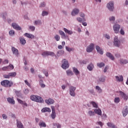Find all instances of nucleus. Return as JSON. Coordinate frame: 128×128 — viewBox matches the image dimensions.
<instances>
[{
    "label": "nucleus",
    "mask_w": 128,
    "mask_h": 128,
    "mask_svg": "<svg viewBox=\"0 0 128 128\" xmlns=\"http://www.w3.org/2000/svg\"><path fill=\"white\" fill-rule=\"evenodd\" d=\"M34 26H40L42 24V21L40 20H37L34 22Z\"/></svg>",
    "instance_id": "nucleus-30"
},
{
    "label": "nucleus",
    "mask_w": 128,
    "mask_h": 128,
    "mask_svg": "<svg viewBox=\"0 0 128 128\" xmlns=\"http://www.w3.org/2000/svg\"><path fill=\"white\" fill-rule=\"evenodd\" d=\"M12 50L14 54H15V56H18V49L14 47L12 48Z\"/></svg>",
    "instance_id": "nucleus-23"
},
{
    "label": "nucleus",
    "mask_w": 128,
    "mask_h": 128,
    "mask_svg": "<svg viewBox=\"0 0 128 128\" xmlns=\"http://www.w3.org/2000/svg\"><path fill=\"white\" fill-rule=\"evenodd\" d=\"M109 68L110 67L108 66H106L104 68V72H108V70Z\"/></svg>",
    "instance_id": "nucleus-52"
},
{
    "label": "nucleus",
    "mask_w": 128,
    "mask_h": 128,
    "mask_svg": "<svg viewBox=\"0 0 128 128\" xmlns=\"http://www.w3.org/2000/svg\"><path fill=\"white\" fill-rule=\"evenodd\" d=\"M3 76L4 78H10V73L8 74H4Z\"/></svg>",
    "instance_id": "nucleus-50"
},
{
    "label": "nucleus",
    "mask_w": 128,
    "mask_h": 128,
    "mask_svg": "<svg viewBox=\"0 0 128 128\" xmlns=\"http://www.w3.org/2000/svg\"><path fill=\"white\" fill-rule=\"evenodd\" d=\"M106 66V64L104 62H100V63H97V66H98V68H102Z\"/></svg>",
    "instance_id": "nucleus-35"
},
{
    "label": "nucleus",
    "mask_w": 128,
    "mask_h": 128,
    "mask_svg": "<svg viewBox=\"0 0 128 128\" xmlns=\"http://www.w3.org/2000/svg\"><path fill=\"white\" fill-rule=\"evenodd\" d=\"M51 116L52 120H54L56 118V112H52L51 114Z\"/></svg>",
    "instance_id": "nucleus-41"
},
{
    "label": "nucleus",
    "mask_w": 128,
    "mask_h": 128,
    "mask_svg": "<svg viewBox=\"0 0 128 128\" xmlns=\"http://www.w3.org/2000/svg\"><path fill=\"white\" fill-rule=\"evenodd\" d=\"M39 126L40 128H46V124L44 122H42L39 123Z\"/></svg>",
    "instance_id": "nucleus-37"
},
{
    "label": "nucleus",
    "mask_w": 128,
    "mask_h": 128,
    "mask_svg": "<svg viewBox=\"0 0 128 128\" xmlns=\"http://www.w3.org/2000/svg\"><path fill=\"white\" fill-rule=\"evenodd\" d=\"M45 102H46L47 104H52L54 102V100L52 98H49L45 100Z\"/></svg>",
    "instance_id": "nucleus-19"
},
{
    "label": "nucleus",
    "mask_w": 128,
    "mask_h": 128,
    "mask_svg": "<svg viewBox=\"0 0 128 128\" xmlns=\"http://www.w3.org/2000/svg\"><path fill=\"white\" fill-rule=\"evenodd\" d=\"M42 56H54V52L50 51H44L42 54Z\"/></svg>",
    "instance_id": "nucleus-4"
},
{
    "label": "nucleus",
    "mask_w": 128,
    "mask_h": 128,
    "mask_svg": "<svg viewBox=\"0 0 128 128\" xmlns=\"http://www.w3.org/2000/svg\"><path fill=\"white\" fill-rule=\"evenodd\" d=\"M69 66H70V64H68V60L66 59H63L62 60V68L64 70H66V68H68Z\"/></svg>",
    "instance_id": "nucleus-3"
},
{
    "label": "nucleus",
    "mask_w": 128,
    "mask_h": 128,
    "mask_svg": "<svg viewBox=\"0 0 128 128\" xmlns=\"http://www.w3.org/2000/svg\"><path fill=\"white\" fill-rule=\"evenodd\" d=\"M96 90H98V92L99 94H100V93L102 92V88H100V86H96Z\"/></svg>",
    "instance_id": "nucleus-39"
},
{
    "label": "nucleus",
    "mask_w": 128,
    "mask_h": 128,
    "mask_svg": "<svg viewBox=\"0 0 128 128\" xmlns=\"http://www.w3.org/2000/svg\"><path fill=\"white\" fill-rule=\"evenodd\" d=\"M115 20H116V18H114V16H112V17H110V22H112V21L114 22V21Z\"/></svg>",
    "instance_id": "nucleus-57"
},
{
    "label": "nucleus",
    "mask_w": 128,
    "mask_h": 128,
    "mask_svg": "<svg viewBox=\"0 0 128 128\" xmlns=\"http://www.w3.org/2000/svg\"><path fill=\"white\" fill-rule=\"evenodd\" d=\"M17 100L19 104H22L23 106H28V104L26 102V101H23L20 98H17Z\"/></svg>",
    "instance_id": "nucleus-14"
},
{
    "label": "nucleus",
    "mask_w": 128,
    "mask_h": 128,
    "mask_svg": "<svg viewBox=\"0 0 128 128\" xmlns=\"http://www.w3.org/2000/svg\"><path fill=\"white\" fill-rule=\"evenodd\" d=\"M73 72L76 76L80 74V71H78V68H76V67L73 68Z\"/></svg>",
    "instance_id": "nucleus-28"
},
{
    "label": "nucleus",
    "mask_w": 128,
    "mask_h": 128,
    "mask_svg": "<svg viewBox=\"0 0 128 128\" xmlns=\"http://www.w3.org/2000/svg\"><path fill=\"white\" fill-rule=\"evenodd\" d=\"M88 62L86 60H82L80 62V64H86Z\"/></svg>",
    "instance_id": "nucleus-61"
},
{
    "label": "nucleus",
    "mask_w": 128,
    "mask_h": 128,
    "mask_svg": "<svg viewBox=\"0 0 128 128\" xmlns=\"http://www.w3.org/2000/svg\"><path fill=\"white\" fill-rule=\"evenodd\" d=\"M15 93L17 96H20V94H21L20 91L16 90L15 92Z\"/></svg>",
    "instance_id": "nucleus-45"
},
{
    "label": "nucleus",
    "mask_w": 128,
    "mask_h": 128,
    "mask_svg": "<svg viewBox=\"0 0 128 128\" xmlns=\"http://www.w3.org/2000/svg\"><path fill=\"white\" fill-rule=\"evenodd\" d=\"M107 126L112 128H118L116 125L112 123L111 122H108L107 123Z\"/></svg>",
    "instance_id": "nucleus-26"
},
{
    "label": "nucleus",
    "mask_w": 128,
    "mask_h": 128,
    "mask_svg": "<svg viewBox=\"0 0 128 128\" xmlns=\"http://www.w3.org/2000/svg\"><path fill=\"white\" fill-rule=\"evenodd\" d=\"M114 46H117V48H120V41L118 40V36L114 37Z\"/></svg>",
    "instance_id": "nucleus-8"
},
{
    "label": "nucleus",
    "mask_w": 128,
    "mask_h": 128,
    "mask_svg": "<svg viewBox=\"0 0 128 128\" xmlns=\"http://www.w3.org/2000/svg\"><path fill=\"white\" fill-rule=\"evenodd\" d=\"M54 124V126H56V128H62V126L58 123H55Z\"/></svg>",
    "instance_id": "nucleus-47"
},
{
    "label": "nucleus",
    "mask_w": 128,
    "mask_h": 128,
    "mask_svg": "<svg viewBox=\"0 0 128 128\" xmlns=\"http://www.w3.org/2000/svg\"><path fill=\"white\" fill-rule=\"evenodd\" d=\"M48 12L43 11L42 12V16H48Z\"/></svg>",
    "instance_id": "nucleus-48"
},
{
    "label": "nucleus",
    "mask_w": 128,
    "mask_h": 128,
    "mask_svg": "<svg viewBox=\"0 0 128 128\" xmlns=\"http://www.w3.org/2000/svg\"><path fill=\"white\" fill-rule=\"evenodd\" d=\"M88 114L90 116H94L96 114V113L94 112H92V110H89L88 112Z\"/></svg>",
    "instance_id": "nucleus-36"
},
{
    "label": "nucleus",
    "mask_w": 128,
    "mask_h": 128,
    "mask_svg": "<svg viewBox=\"0 0 128 128\" xmlns=\"http://www.w3.org/2000/svg\"><path fill=\"white\" fill-rule=\"evenodd\" d=\"M120 33V34H122V36H124V29L121 28Z\"/></svg>",
    "instance_id": "nucleus-54"
},
{
    "label": "nucleus",
    "mask_w": 128,
    "mask_h": 128,
    "mask_svg": "<svg viewBox=\"0 0 128 128\" xmlns=\"http://www.w3.org/2000/svg\"><path fill=\"white\" fill-rule=\"evenodd\" d=\"M30 98L33 102H44V99L42 97L36 95H32Z\"/></svg>",
    "instance_id": "nucleus-2"
},
{
    "label": "nucleus",
    "mask_w": 128,
    "mask_h": 128,
    "mask_svg": "<svg viewBox=\"0 0 128 128\" xmlns=\"http://www.w3.org/2000/svg\"><path fill=\"white\" fill-rule=\"evenodd\" d=\"M76 90V88L73 86H70L69 88L70 94L72 96H75L76 93H74V90Z\"/></svg>",
    "instance_id": "nucleus-5"
},
{
    "label": "nucleus",
    "mask_w": 128,
    "mask_h": 128,
    "mask_svg": "<svg viewBox=\"0 0 128 128\" xmlns=\"http://www.w3.org/2000/svg\"><path fill=\"white\" fill-rule=\"evenodd\" d=\"M7 102H9V104H16V102L14 100V97L11 98H7Z\"/></svg>",
    "instance_id": "nucleus-17"
},
{
    "label": "nucleus",
    "mask_w": 128,
    "mask_h": 128,
    "mask_svg": "<svg viewBox=\"0 0 128 128\" xmlns=\"http://www.w3.org/2000/svg\"><path fill=\"white\" fill-rule=\"evenodd\" d=\"M9 75L10 76H10L12 78H14V76H16V72H10L9 73Z\"/></svg>",
    "instance_id": "nucleus-38"
},
{
    "label": "nucleus",
    "mask_w": 128,
    "mask_h": 128,
    "mask_svg": "<svg viewBox=\"0 0 128 128\" xmlns=\"http://www.w3.org/2000/svg\"><path fill=\"white\" fill-rule=\"evenodd\" d=\"M122 116L124 117L126 116H128V106H126L125 107H124V108H123V110H122Z\"/></svg>",
    "instance_id": "nucleus-11"
},
{
    "label": "nucleus",
    "mask_w": 128,
    "mask_h": 128,
    "mask_svg": "<svg viewBox=\"0 0 128 128\" xmlns=\"http://www.w3.org/2000/svg\"><path fill=\"white\" fill-rule=\"evenodd\" d=\"M16 126L18 128H24L22 122L16 120Z\"/></svg>",
    "instance_id": "nucleus-13"
},
{
    "label": "nucleus",
    "mask_w": 128,
    "mask_h": 128,
    "mask_svg": "<svg viewBox=\"0 0 128 128\" xmlns=\"http://www.w3.org/2000/svg\"><path fill=\"white\" fill-rule=\"evenodd\" d=\"M24 92L25 94H28V92H30V90H28V89H25L24 91Z\"/></svg>",
    "instance_id": "nucleus-55"
},
{
    "label": "nucleus",
    "mask_w": 128,
    "mask_h": 128,
    "mask_svg": "<svg viewBox=\"0 0 128 128\" xmlns=\"http://www.w3.org/2000/svg\"><path fill=\"white\" fill-rule=\"evenodd\" d=\"M94 66L92 64H91L89 65H88L87 68L88 70H94Z\"/></svg>",
    "instance_id": "nucleus-29"
},
{
    "label": "nucleus",
    "mask_w": 128,
    "mask_h": 128,
    "mask_svg": "<svg viewBox=\"0 0 128 128\" xmlns=\"http://www.w3.org/2000/svg\"><path fill=\"white\" fill-rule=\"evenodd\" d=\"M64 54V51L62 50H60L58 52H57V56H62Z\"/></svg>",
    "instance_id": "nucleus-32"
},
{
    "label": "nucleus",
    "mask_w": 128,
    "mask_h": 128,
    "mask_svg": "<svg viewBox=\"0 0 128 128\" xmlns=\"http://www.w3.org/2000/svg\"><path fill=\"white\" fill-rule=\"evenodd\" d=\"M80 13V9L75 8L72 12V16H76Z\"/></svg>",
    "instance_id": "nucleus-12"
},
{
    "label": "nucleus",
    "mask_w": 128,
    "mask_h": 128,
    "mask_svg": "<svg viewBox=\"0 0 128 128\" xmlns=\"http://www.w3.org/2000/svg\"><path fill=\"white\" fill-rule=\"evenodd\" d=\"M19 40H20V44H22V46H24V44H26V39H24V38L20 37L19 38Z\"/></svg>",
    "instance_id": "nucleus-22"
},
{
    "label": "nucleus",
    "mask_w": 128,
    "mask_h": 128,
    "mask_svg": "<svg viewBox=\"0 0 128 128\" xmlns=\"http://www.w3.org/2000/svg\"><path fill=\"white\" fill-rule=\"evenodd\" d=\"M66 50H68V52H72V48H70L68 47V46H66Z\"/></svg>",
    "instance_id": "nucleus-58"
},
{
    "label": "nucleus",
    "mask_w": 128,
    "mask_h": 128,
    "mask_svg": "<svg viewBox=\"0 0 128 128\" xmlns=\"http://www.w3.org/2000/svg\"><path fill=\"white\" fill-rule=\"evenodd\" d=\"M96 124L100 126L101 128H102V126H104V124L102 122H97Z\"/></svg>",
    "instance_id": "nucleus-51"
},
{
    "label": "nucleus",
    "mask_w": 128,
    "mask_h": 128,
    "mask_svg": "<svg viewBox=\"0 0 128 128\" xmlns=\"http://www.w3.org/2000/svg\"><path fill=\"white\" fill-rule=\"evenodd\" d=\"M106 56H108V58H110V60H114V57L112 56V54H110V52H107L106 53Z\"/></svg>",
    "instance_id": "nucleus-21"
},
{
    "label": "nucleus",
    "mask_w": 128,
    "mask_h": 128,
    "mask_svg": "<svg viewBox=\"0 0 128 128\" xmlns=\"http://www.w3.org/2000/svg\"><path fill=\"white\" fill-rule=\"evenodd\" d=\"M106 7L108 8V10H110V12H112V10H114V2L112 1L109 2L107 4Z\"/></svg>",
    "instance_id": "nucleus-6"
},
{
    "label": "nucleus",
    "mask_w": 128,
    "mask_h": 128,
    "mask_svg": "<svg viewBox=\"0 0 128 128\" xmlns=\"http://www.w3.org/2000/svg\"><path fill=\"white\" fill-rule=\"evenodd\" d=\"M30 30L32 32H34V30H36V27L34 26H30Z\"/></svg>",
    "instance_id": "nucleus-49"
},
{
    "label": "nucleus",
    "mask_w": 128,
    "mask_h": 128,
    "mask_svg": "<svg viewBox=\"0 0 128 128\" xmlns=\"http://www.w3.org/2000/svg\"><path fill=\"white\" fill-rule=\"evenodd\" d=\"M24 36H26V38H34V36L32 34H28V33H26Z\"/></svg>",
    "instance_id": "nucleus-25"
},
{
    "label": "nucleus",
    "mask_w": 128,
    "mask_h": 128,
    "mask_svg": "<svg viewBox=\"0 0 128 128\" xmlns=\"http://www.w3.org/2000/svg\"><path fill=\"white\" fill-rule=\"evenodd\" d=\"M9 34L10 36H14V30H11L9 32Z\"/></svg>",
    "instance_id": "nucleus-53"
},
{
    "label": "nucleus",
    "mask_w": 128,
    "mask_h": 128,
    "mask_svg": "<svg viewBox=\"0 0 128 128\" xmlns=\"http://www.w3.org/2000/svg\"><path fill=\"white\" fill-rule=\"evenodd\" d=\"M2 118L3 120H6L8 118V116L6 114H2Z\"/></svg>",
    "instance_id": "nucleus-56"
},
{
    "label": "nucleus",
    "mask_w": 128,
    "mask_h": 128,
    "mask_svg": "<svg viewBox=\"0 0 128 128\" xmlns=\"http://www.w3.org/2000/svg\"><path fill=\"white\" fill-rule=\"evenodd\" d=\"M42 112H50L52 110L49 108L45 107L41 110Z\"/></svg>",
    "instance_id": "nucleus-20"
},
{
    "label": "nucleus",
    "mask_w": 128,
    "mask_h": 128,
    "mask_svg": "<svg viewBox=\"0 0 128 128\" xmlns=\"http://www.w3.org/2000/svg\"><path fill=\"white\" fill-rule=\"evenodd\" d=\"M1 85L4 88H11L14 86V82L8 80H4L1 82Z\"/></svg>",
    "instance_id": "nucleus-1"
},
{
    "label": "nucleus",
    "mask_w": 128,
    "mask_h": 128,
    "mask_svg": "<svg viewBox=\"0 0 128 128\" xmlns=\"http://www.w3.org/2000/svg\"><path fill=\"white\" fill-rule=\"evenodd\" d=\"M94 112L95 114H98V116H102V110L100 108L98 109H95L94 110Z\"/></svg>",
    "instance_id": "nucleus-24"
},
{
    "label": "nucleus",
    "mask_w": 128,
    "mask_h": 128,
    "mask_svg": "<svg viewBox=\"0 0 128 128\" xmlns=\"http://www.w3.org/2000/svg\"><path fill=\"white\" fill-rule=\"evenodd\" d=\"M90 104H92L94 108H98V106L96 102L92 101L90 102Z\"/></svg>",
    "instance_id": "nucleus-33"
},
{
    "label": "nucleus",
    "mask_w": 128,
    "mask_h": 128,
    "mask_svg": "<svg viewBox=\"0 0 128 128\" xmlns=\"http://www.w3.org/2000/svg\"><path fill=\"white\" fill-rule=\"evenodd\" d=\"M77 20L79 22H82V19L80 18H77Z\"/></svg>",
    "instance_id": "nucleus-62"
},
{
    "label": "nucleus",
    "mask_w": 128,
    "mask_h": 128,
    "mask_svg": "<svg viewBox=\"0 0 128 128\" xmlns=\"http://www.w3.org/2000/svg\"><path fill=\"white\" fill-rule=\"evenodd\" d=\"M119 94H120V96L124 100H128V95L126 94V93L122 92V91H120Z\"/></svg>",
    "instance_id": "nucleus-9"
},
{
    "label": "nucleus",
    "mask_w": 128,
    "mask_h": 128,
    "mask_svg": "<svg viewBox=\"0 0 128 128\" xmlns=\"http://www.w3.org/2000/svg\"><path fill=\"white\" fill-rule=\"evenodd\" d=\"M120 98H118V97L115 98H114V102L116 104H118V102H120Z\"/></svg>",
    "instance_id": "nucleus-42"
},
{
    "label": "nucleus",
    "mask_w": 128,
    "mask_h": 128,
    "mask_svg": "<svg viewBox=\"0 0 128 128\" xmlns=\"http://www.w3.org/2000/svg\"><path fill=\"white\" fill-rule=\"evenodd\" d=\"M120 63L123 64H128V60H126L121 59L120 60Z\"/></svg>",
    "instance_id": "nucleus-34"
},
{
    "label": "nucleus",
    "mask_w": 128,
    "mask_h": 128,
    "mask_svg": "<svg viewBox=\"0 0 128 128\" xmlns=\"http://www.w3.org/2000/svg\"><path fill=\"white\" fill-rule=\"evenodd\" d=\"M54 38L56 42H58L60 40V37L58 35H56L54 36Z\"/></svg>",
    "instance_id": "nucleus-43"
},
{
    "label": "nucleus",
    "mask_w": 128,
    "mask_h": 128,
    "mask_svg": "<svg viewBox=\"0 0 128 128\" xmlns=\"http://www.w3.org/2000/svg\"><path fill=\"white\" fill-rule=\"evenodd\" d=\"M8 66H9V70H14V65L10 64Z\"/></svg>",
    "instance_id": "nucleus-59"
},
{
    "label": "nucleus",
    "mask_w": 128,
    "mask_h": 128,
    "mask_svg": "<svg viewBox=\"0 0 128 128\" xmlns=\"http://www.w3.org/2000/svg\"><path fill=\"white\" fill-rule=\"evenodd\" d=\"M4 64H8V60H5L4 61Z\"/></svg>",
    "instance_id": "nucleus-64"
},
{
    "label": "nucleus",
    "mask_w": 128,
    "mask_h": 128,
    "mask_svg": "<svg viewBox=\"0 0 128 128\" xmlns=\"http://www.w3.org/2000/svg\"><path fill=\"white\" fill-rule=\"evenodd\" d=\"M96 50L97 52L100 54H104V51H102V49L100 47L98 46H96Z\"/></svg>",
    "instance_id": "nucleus-18"
},
{
    "label": "nucleus",
    "mask_w": 128,
    "mask_h": 128,
    "mask_svg": "<svg viewBox=\"0 0 128 128\" xmlns=\"http://www.w3.org/2000/svg\"><path fill=\"white\" fill-rule=\"evenodd\" d=\"M113 28L115 34H118V32H120V25L115 24L113 26Z\"/></svg>",
    "instance_id": "nucleus-7"
},
{
    "label": "nucleus",
    "mask_w": 128,
    "mask_h": 128,
    "mask_svg": "<svg viewBox=\"0 0 128 128\" xmlns=\"http://www.w3.org/2000/svg\"><path fill=\"white\" fill-rule=\"evenodd\" d=\"M100 82H106V78L104 77H101L99 78Z\"/></svg>",
    "instance_id": "nucleus-46"
},
{
    "label": "nucleus",
    "mask_w": 128,
    "mask_h": 128,
    "mask_svg": "<svg viewBox=\"0 0 128 128\" xmlns=\"http://www.w3.org/2000/svg\"><path fill=\"white\" fill-rule=\"evenodd\" d=\"M40 6V8H44V6H46V3L44 2L41 3Z\"/></svg>",
    "instance_id": "nucleus-60"
},
{
    "label": "nucleus",
    "mask_w": 128,
    "mask_h": 128,
    "mask_svg": "<svg viewBox=\"0 0 128 128\" xmlns=\"http://www.w3.org/2000/svg\"><path fill=\"white\" fill-rule=\"evenodd\" d=\"M12 26L16 30H22V28L18 26L16 23H12Z\"/></svg>",
    "instance_id": "nucleus-15"
},
{
    "label": "nucleus",
    "mask_w": 128,
    "mask_h": 128,
    "mask_svg": "<svg viewBox=\"0 0 128 128\" xmlns=\"http://www.w3.org/2000/svg\"><path fill=\"white\" fill-rule=\"evenodd\" d=\"M94 44L92 43L88 46L86 49L87 52H92V50H94Z\"/></svg>",
    "instance_id": "nucleus-10"
},
{
    "label": "nucleus",
    "mask_w": 128,
    "mask_h": 128,
    "mask_svg": "<svg viewBox=\"0 0 128 128\" xmlns=\"http://www.w3.org/2000/svg\"><path fill=\"white\" fill-rule=\"evenodd\" d=\"M115 78H116V82H124V77L122 75L120 76H116Z\"/></svg>",
    "instance_id": "nucleus-16"
},
{
    "label": "nucleus",
    "mask_w": 128,
    "mask_h": 128,
    "mask_svg": "<svg viewBox=\"0 0 128 128\" xmlns=\"http://www.w3.org/2000/svg\"><path fill=\"white\" fill-rule=\"evenodd\" d=\"M24 82H25L26 84L28 86H30V84H29V82H28V80H25Z\"/></svg>",
    "instance_id": "nucleus-63"
},
{
    "label": "nucleus",
    "mask_w": 128,
    "mask_h": 128,
    "mask_svg": "<svg viewBox=\"0 0 128 128\" xmlns=\"http://www.w3.org/2000/svg\"><path fill=\"white\" fill-rule=\"evenodd\" d=\"M59 34L62 36V38H66V34H64V32L62 30H59Z\"/></svg>",
    "instance_id": "nucleus-31"
},
{
    "label": "nucleus",
    "mask_w": 128,
    "mask_h": 128,
    "mask_svg": "<svg viewBox=\"0 0 128 128\" xmlns=\"http://www.w3.org/2000/svg\"><path fill=\"white\" fill-rule=\"evenodd\" d=\"M2 70H10V66H4L2 68Z\"/></svg>",
    "instance_id": "nucleus-44"
},
{
    "label": "nucleus",
    "mask_w": 128,
    "mask_h": 128,
    "mask_svg": "<svg viewBox=\"0 0 128 128\" xmlns=\"http://www.w3.org/2000/svg\"><path fill=\"white\" fill-rule=\"evenodd\" d=\"M68 76H72V74H74V72H72L70 70H68L66 72Z\"/></svg>",
    "instance_id": "nucleus-40"
},
{
    "label": "nucleus",
    "mask_w": 128,
    "mask_h": 128,
    "mask_svg": "<svg viewBox=\"0 0 128 128\" xmlns=\"http://www.w3.org/2000/svg\"><path fill=\"white\" fill-rule=\"evenodd\" d=\"M64 32H66V34H72L73 32L72 30H68L66 28H64Z\"/></svg>",
    "instance_id": "nucleus-27"
}]
</instances>
